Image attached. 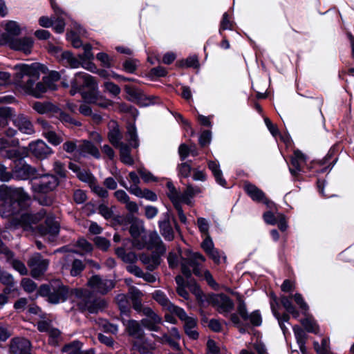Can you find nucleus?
<instances>
[{
	"mask_svg": "<svg viewBox=\"0 0 354 354\" xmlns=\"http://www.w3.org/2000/svg\"><path fill=\"white\" fill-rule=\"evenodd\" d=\"M85 265L83 262L80 259H75L72 263V268L71 269L70 273L73 277H77L81 274V272L84 270Z\"/></svg>",
	"mask_w": 354,
	"mask_h": 354,
	"instance_id": "obj_52",
	"label": "nucleus"
},
{
	"mask_svg": "<svg viewBox=\"0 0 354 354\" xmlns=\"http://www.w3.org/2000/svg\"><path fill=\"white\" fill-rule=\"evenodd\" d=\"M22 155L19 157H15V166L12 169V178L18 180H26L34 177L37 170L30 165L27 164L23 157L27 156L28 151L24 148L21 149Z\"/></svg>",
	"mask_w": 354,
	"mask_h": 354,
	"instance_id": "obj_7",
	"label": "nucleus"
},
{
	"mask_svg": "<svg viewBox=\"0 0 354 354\" xmlns=\"http://www.w3.org/2000/svg\"><path fill=\"white\" fill-rule=\"evenodd\" d=\"M91 189V191L96 194L98 196H100L102 198H106L109 196V192L108 191L104 189V187L100 186L97 185V181L94 182V184L90 185L89 187Z\"/></svg>",
	"mask_w": 354,
	"mask_h": 354,
	"instance_id": "obj_56",
	"label": "nucleus"
},
{
	"mask_svg": "<svg viewBox=\"0 0 354 354\" xmlns=\"http://www.w3.org/2000/svg\"><path fill=\"white\" fill-rule=\"evenodd\" d=\"M129 292L131 294L133 308L138 313L141 312L143 308L142 300L140 298L142 295V292L135 286H131L129 288Z\"/></svg>",
	"mask_w": 354,
	"mask_h": 354,
	"instance_id": "obj_35",
	"label": "nucleus"
},
{
	"mask_svg": "<svg viewBox=\"0 0 354 354\" xmlns=\"http://www.w3.org/2000/svg\"><path fill=\"white\" fill-rule=\"evenodd\" d=\"M12 115V109L8 107L0 108V127L5 128Z\"/></svg>",
	"mask_w": 354,
	"mask_h": 354,
	"instance_id": "obj_47",
	"label": "nucleus"
},
{
	"mask_svg": "<svg viewBox=\"0 0 354 354\" xmlns=\"http://www.w3.org/2000/svg\"><path fill=\"white\" fill-rule=\"evenodd\" d=\"M164 218L158 221L160 233L167 241H171L174 239V232L171 223V215L165 212Z\"/></svg>",
	"mask_w": 354,
	"mask_h": 354,
	"instance_id": "obj_20",
	"label": "nucleus"
},
{
	"mask_svg": "<svg viewBox=\"0 0 354 354\" xmlns=\"http://www.w3.org/2000/svg\"><path fill=\"white\" fill-rule=\"evenodd\" d=\"M160 102V97L155 95H149L147 96L144 94L142 101L140 104V107L148 106L150 105H154L156 104H158Z\"/></svg>",
	"mask_w": 354,
	"mask_h": 354,
	"instance_id": "obj_61",
	"label": "nucleus"
},
{
	"mask_svg": "<svg viewBox=\"0 0 354 354\" xmlns=\"http://www.w3.org/2000/svg\"><path fill=\"white\" fill-rule=\"evenodd\" d=\"M71 95H74L77 93L86 91L97 85V82L94 77L85 73L79 72L75 75L71 80Z\"/></svg>",
	"mask_w": 354,
	"mask_h": 354,
	"instance_id": "obj_9",
	"label": "nucleus"
},
{
	"mask_svg": "<svg viewBox=\"0 0 354 354\" xmlns=\"http://www.w3.org/2000/svg\"><path fill=\"white\" fill-rule=\"evenodd\" d=\"M77 306L82 313L87 311L91 314H97L107 307V303L104 299L97 297L93 294L91 298L80 300Z\"/></svg>",
	"mask_w": 354,
	"mask_h": 354,
	"instance_id": "obj_11",
	"label": "nucleus"
},
{
	"mask_svg": "<svg viewBox=\"0 0 354 354\" xmlns=\"http://www.w3.org/2000/svg\"><path fill=\"white\" fill-rule=\"evenodd\" d=\"M10 142L4 138H0V156L5 158L13 159L22 155L21 149H9Z\"/></svg>",
	"mask_w": 354,
	"mask_h": 354,
	"instance_id": "obj_26",
	"label": "nucleus"
},
{
	"mask_svg": "<svg viewBox=\"0 0 354 354\" xmlns=\"http://www.w3.org/2000/svg\"><path fill=\"white\" fill-rule=\"evenodd\" d=\"M69 21L71 22L70 26L72 27L70 31L68 30V41H71L72 46L75 48H78L82 46L84 48L85 44H83L82 40L80 38V35L84 32V28L80 24L71 20L68 15V24Z\"/></svg>",
	"mask_w": 354,
	"mask_h": 354,
	"instance_id": "obj_16",
	"label": "nucleus"
},
{
	"mask_svg": "<svg viewBox=\"0 0 354 354\" xmlns=\"http://www.w3.org/2000/svg\"><path fill=\"white\" fill-rule=\"evenodd\" d=\"M39 294L43 296H48L50 303L57 304L65 301V287L59 280L51 282L50 286L42 285L39 290Z\"/></svg>",
	"mask_w": 354,
	"mask_h": 354,
	"instance_id": "obj_8",
	"label": "nucleus"
},
{
	"mask_svg": "<svg viewBox=\"0 0 354 354\" xmlns=\"http://www.w3.org/2000/svg\"><path fill=\"white\" fill-rule=\"evenodd\" d=\"M86 104H97L99 98L98 85L79 93Z\"/></svg>",
	"mask_w": 354,
	"mask_h": 354,
	"instance_id": "obj_32",
	"label": "nucleus"
},
{
	"mask_svg": "<svg viewBox=\"0 0 354 354\" xmlns=\"http://www.w3.org/2000/svg\"><path fill=\"white\" fill-rule=\"evenodd\" d=\"M12 122L14 125L22 133L32 135L35 132L32 122L27 116L23 114L16 115L12 119Z\"/></svg>",
	"mask_w": 354,
	"mask_h": 354,
	"instance_id": "obj_23",
	"label": "nucleus"
},
{
	"mask_svg": "<svg viewBox=\"0 0 354 354\" xmlns=\"http://www.w3.org/2000/svg\"><path fill=\"white\" fill-rule=\"evenodd\" d=\"M77 177L82 182L87 183L89 187L90 185L94 184V182H97V178L89 170L82 169L77 174Z\"/></svg>",
	"mask_w": 354,
	"mask_h": 354,
	"instance_id": "obj_43",
	"label": "nucleus"
},
{
	"mask_svg": "<svg viewBox=\"0 0 354 354\" xmlns=\"http://www.w3.org/2000/svg\"><path fill=\"white\" fill-rule=\"evenodd\" d=\"M339 151V145L338 144L333 145L322 159L312 160L307 166V169L315 174H324L330 171L338 160Z\"/></svg>",
	"mask_w": 354,
	"mask_h": 354,
	"instance_id": "obj_5",
	"label": "nucleus"
},
{
	"mask_svg": "<svg viewBox=\"0 0 354 354\" xmlns=\"http://www.w3.org/2000/svg\"><path fill=\"white\" fill-rule=\"evenodd\" d=\"M50 53L53 55L59 62H64L66 59L65 52L58 46H51L49 48Z\"/></svg>",
	"mask_w": 354,
	"mask_h": 354,
	"instance_id": "obj_58",
	"label": "nucleus"
},
{
	"mask_svg": "<svg viewBox=\"0 0 354 354\" xmlns=\"http://www.w3.org/2000/svg\"><path fill=\"white\" fill-rule=\"evenodd\" d=\"M167 310L170 313L175 314L181 321H185L189 317L183 308L176 306L174 304H171L170 307L167 308Z\"/></svg>",
	"mask_w": 354,
	"mask_h": 354,
	"instance_id": "obj_50",
	"label": "nucleus"
},
{
	"mask_svg": "<svg viewBox=\"0 0 354 354\" xmlns=\"http://www.w3.org/2000/svg\"><path fill=\"white\" fill-rule=\"evenodd\" d=\"M141 326L145 328L149 331L158 332L160 330V327L158 324L162 323V319H158L157 322H154L151 319L149 318H143L140 321Z\"/></svg>",
	"mask_w": 354,
	"mask_h": 354,
	"instance_id": "obj_39",
	"label": "nucleus"
},
{
	"mask_svg": "<svg viewBox=\"0 0 354 354\" xmlns=\"http://www.w3.org/2000/svg\"><path fill=\"white\" fill-rule=\"evenodd\" d=\"M271 310L273 316L277 319L278 322H282V323H285L289 322L290 319L289 313H284L283 315H281L272 303H271Z\"/></svg>",
	"mask_w": 354,
	"mask_h": 354,
	"instance_id": "obj_54",
	"label": "nucleus"
},
{
	"mask_svg": "<svg viewBox=\"0 0 354 354\" xmlns=\"http://www.w3.org/2000/svg\"><path fill=\"white\" fill-rule=\"evenodd\" d=\"M124 91L127 94L126 99L128 101L132 102L140 106L145 94L141 89L134 85L126 84L124 86Z\"/></svg>",
	"mask_w": 354,
	"mask_h": 354,
	"instance_id": "obj_25",
	"label": "nucleus"
},
{
	"mask_svg": "<svg viewBox=\"0 0 354 354\" xmlns=\"http://www.w3.org/2000/svg\"><path fill=\"white\" fill-rule=\"evenodd\" d=\"M252 325L256 327L260 326L262 324V317L259 310H254L249 315V319Z\"/></svg>",
	"mask_w": 354,
	"mask_h": 354,
	"instance_id": "obj_62",
	"label": "nucleus"
},
{
	"mask_svg": "<svg viewBox=\"0 0 354 354\" xmlns=\"http://www.w3.org/2000/svg\"><path fill=\"white\" fill-rule=\"evenodd\" d=\"M92 48V46L90 44H85L84 46V52L78 54L77 57H74L73 54L68 50V66L72 68H76L81 66L91 72H94L96 69V66L92 62L94 59Z\"/></svg>",
	"mask_w": 354,
	"mask_h": 354,
	"instance_id": "obj_6",
	"label": "nucleus"
},
{
	"mask_svg": "<svg viewBox=\"0 0 354 354\" xmlns=\"http://www.w3.org/2000/svg\"><path fill=\"white\" fill-rule=\"evenodd\" d=\"M207 354H221L220 347L214 339H209L207 342Z\"/></svg>",
	"mask_w": 354,
	"mask_h": 354,
	"instance_id": "obj_64",
	"label": "nucleus"
},
{
	"mask_svg": "<svg viewBox=\"0 0 354 354\" xmlns=\"http://www.w3.org/2000/svg\"><path fill=\"white\" fill-rule=\"evenodd\" d=\"M28 263L31 269V274L35 278L42 275L48 266V261L44 259L39 253L34 254Z\"/></svg>",
	"mask_w": 354,
	"mask_h": 354,
	"instance_id": "obj_15",
	"label": "nucleus"
},
{
	"mask_svg": "<svg viewBox=\"0 0 354 354\" xmlns=\"http://www.w3.org/2000/svg\"><path fill=\"white\" fill-rule=\"evenodd\" d=\"M55 3H57L55 1ZM57 4V3H56ZM58 8V12H56L55 10V21L53 23V21L48 17L43 16L39 19V24L41 26L44 28H49L54 25V28L57 32H62L64 30L65 27V21H64V12L59 8L58 5H57ZM53 10H54L53 8Z\"/></svg>",
	"mask_w": 354,
	"mask_h": 354,
	"instance_id": "obj_12",
	"label": "nucleus"
},
{
	"mask_svg": "<svg viewBox=\"0 0 354 354\" xmlns=\"http://www.w3.org/2000/svg\"><path fill=\"white\" fill-rule=\"evenodd\" d=\"M93 242L96 248L104 252L107 251L111 245L110 241L103 236H95Z\"/></svg>",
	"mask_w": 354,
	"mask_h": 354,
	"instance_id": "obj_49",
	"label": "nucleus"
},
{
	"mask_svg": "<svg viewBox=\"0 0 354 354\" xmlns=\"http://www.w3.org/2000/svg\"><path fill=\"white\" fill-rule=\"evenodd\" d=\"M290 298L293 299L295 302L298 305L299 308L301 310V313L304 316H306L307 313L309 310V306L305 301L302 295L297 292L295 295H291Z\"/></svg>",
	"mask_w": 354,
	"mask_h": 354,
	"instance_id": "obj_41",
	"label": "nucleus"
},
{
	"mask_svg": "<svg viewBox=\"0 0 354 354\" xmlns=\"http://www.w3.org/2000/svg\"><path fill=\"white\" fill-rule=\"evenodd\" d=\"M80 155L88 153L96 159H100L101 155L98 148L90 140H84L78 147Z\"/></svg>",
	"mask_w": 354,
	"mask_h": 354,
	"instance_id": "obj_28",
	"label": "nucleus"
},
{
	"mask_svg": "<svg viewBox=\"0 0 354 354\" xmlns=\"http://www.w3.org/2000/svg\"><path fill=\"white\" fill-rule=\"evenodd\" d=\"M130 225H131L129 230V233L134 241H138V239L141 234V231L143 230V228H140L138 221H133Z\"/></svg>",
	"mask_w": 354,
	"mask_h": 354,
	"instance_id": "obj_53",
	"label": "nucleus"
},
{
	"mask_svg": "<svg viewBox=\"0 0 354 354\" xmlns=\"http://www.w3.org/2000/svg\"><path fill=\"white\" fill-rule=\"evenodd\" d=\"M5 32L2 33V37H4L6 41V45L8 44L10 40H13L21 33V28L18 22L15 21H7L2 24Z\"/></svg>",
	"mask_w": 354,
	"mask_h": 354,
	"instance_id": "obj_19",
	"label": "nucleus"
},
{
	"mask_svg": "<svg viewBox=\"0 0 354 354\" xmlns=\"http://www.w3.org/2000/svg\"><path fill=\"white\" fill-rule=\"evenodd\" d=\"M30 151L37 158H46L51 153V149L42 140H38L29 144Z\"/></svg>",
	"mask_w": 354,
	"mask_h": 354,
	"instance_id": "obj_22",
	"label": "nucleus"
},
{
	"mask_svg": "<svg viewBox=\"0 0 354 354\" xmlns=\"http://www.w3.org/2000/svg\"><path fill=\"white\" fill-rule=\"evenodd\" d=\"M58 180L53 175H44L31 181L33 197L39 204L45 206L52 203V199L46 194L58 185Z\"/></svg>",
	"mask_w": 354,
	"mask_h": 354,
	"instance_id": "obj_4",
	"label": "nucleus"
},
{
	"mask_svg": "<svg viewBox=\"0 0 354 354\" xmlns=\"http://www.w3.org/2000/svg\"><path fill=\"white\" fill-rule=\"evenodd\" d=\"M96 58L97 60L101 62L102 66L104 68H111L112 66V61L113 59L110 57V56L104 52L98 53L96 55Z\"/></svg>",
	"mask_w": 354,
	"mask_h": 354,
	"instance_id": "obj_55",
	"label": "nucleus"
},
{
	"mask_svg": "<svg viewBox=\"0 0 354 354\" xmlns=\"http://www.w3.org/2000/svg\"><path fill=\"white\" fill-rule=\"evenodd\" d=\"M212 140V131L210 130H204L198 137V144L201 148L207 147Z\"/></svg>",
	"mask_w": 354,
	"mask_h": 354,
	"instance_id": "obj_48",
	"label": "nucleus"
},
{
	"mask_svg": "<svg viewBox=\"0 0 354 354\" xmlns=\"http://www.w3.org/2000/svg\"><path fill=\"white\" fill-rule=\"evenodd\" d=\"M168 74V71L166 68L162 66H158L151 68L148 73V77L153 80L159 77H165Z\"/></svg>",
	"mask_w": 354,
	"mask_h": 354,
	"instance_id": "obj_42",
	"label": "nucleus"
},
{
	"mask_svg": "<svg viewBox=\"0 0 354 354\" xmlns=\"http://www.w3.org/2000/svg\"><path fill=\"white\" fill-rule=\"evenodd\" d=\"M46 215L44 209L36 214H24L18 218L14 217L10 222V227L14 228L22 227L25 230L33 229V225L39 222Z\"/></svg>",
	"mask_w": 354,
	"mask_h": 354,
	"instance_id": "obj_10",
	"label": "nucleus"
},
{
	"mask_svg": "<svg viewBox=\"0 0 354 354\" xmlns=\"http://www.w3.org/2000/svg\"><path fill=\"white\" fill-rule=\"evenodd\" d=\"M104 87L106 91H107L114 96L118 95L121 92L120 86L111 81L105 82L104 83Z\"/></svg>",
	"mask_w": 354,
	"mask_h": 354,
	"instance_id": "obj_59",
	"label": "nucleus"
},
{
	"mask_svg": "<svg viewBox=\"0 0 354 354\" xmlns=\"http://www.w3.org/2000/svg\"><path fill=\"white\" fill-rule=\"evenodd\" d=\"M153 299L158 302L163 308L167 310V308L170 307L171 304H174L169 301L167 295L160 290H155L152 296Z\"/></svg>",
	"mask_w": 354,
	"mask_h": 354,
	"instance_id": "obj_38",
	"label": "nucleus"
},
{
	"mask_svg": "<svg viewBox=\"0 0 354 354\" xmlns=\"http://www.w3.org/2000/svg\"><path fill=\"white\" fill-rule=\"evenodd\" d=\"M236 299L238 301L237 315L238 316L239 315L244 321H247L249 319V314L243 297L238 292H236Z\"/></svg>",
	"mask_w": 354,
	"mask_h": 354,
	"instance_id": "obj_37",
	"label": "nucleus"
},
{
	"mask_svg": "<svg viewBox=\"0 0 354 354\" xmlns=\"http://www.w3.org/2000/svg\"><path fill=\"white\" fill-rule=\"evenodd\" d=\"M209 169L212 171L216 182L223 187H227V181L223 176V172L220 168L218 162L214 160H209L207 162Z\"/></svg>",
	"mask_w": 354,
	"mask_h": 354,
	"instance_id": "obj_27",
	"label": "nucleus"
},
{
	"mask_svg": "<svg viewBox=\"0 0 354 354\" xmlns=\"http://www.w3.org/2000/svg\"><path fill=\"white\" fill-rule=\"evenodd\" d=\"M230 319L233 323L234 326L238 328L240 333L245 334L247 332L245 328L244 327L243 323L240 320V318L236 313H232L230 315Z\"/></svg>",
	"mask_w": 354,
	"mask_h": 354,
	"instance_id": "obj_60",
	"label": "nucleus"
},
{
	"mask_svg": "<svg viewBox=\"0 0 354 354\" xmlns=\"http://www.w3.org/2000/svg\"><path fill=\"white\" fill-rule=\"evenodd\" d=\"M113 220L120 225H128L133 221H138V218L131 214H127L126 215H116L113 218Z\"/></svg>",
	"mask_w": 354,
	"mask_h": 354,
	"instance_id": "obj_40",
	"label": "nucleus"
},
{
	"mask_svg": "<svg viewBox=\"0 0 354 354\" xmlns=\"http://www.w3.org/2000/svg\"><path fill=\"white\" fill-rule=\"evenodd\" d=\"M80 155L88 153L96 159H100L101 155L98 148L90 140H84L78 147Z\"/></svg>",
	"mask_w": 354,
	"mask_h": 354,
	"instance_id": "obj_29",
	"label": "nucleus"
},
{
	"mask_svg": "<svg viewBox=\"0 0 354 354\" xmlns=\"http://www.w3.org/2000/svg\"><path fill=\"white\" fill-rule=\"evenodd\" d=\"M138 174H140V177L143 180V181L146 183H150V182H158V178L154 176L152 173H151L149 171L146 170L145 169H139L138 170Z\"/></svg>",
	"mask_w": 354,
	"mask_h": 354,
	"instance_id": "obj_57",
	"label": "nucleus"
},
{
	"mask_svg": "<svg viewBox=\"0 0 354 354\" xmlns=\"http://www.w3.org/2000/svg\"><path fill=\"white\" fill-rule=\"evenodd\" d=\"M34 41L32 37H17L13 40H10V42L6 46H9L11 49L18 51H21L25 54H30Z\"/></svg>",
	"mask_w": 354,
	"mask_h": 354,
	"instance_id": "obj_17",
	"label": "nucleus"
},
{
	"mask_svg": "<svg viewBox=\"0 0 354 354\" xmlns=\"http://www.w3.org/2000/svg\"><path fill=\"white\" fill-rule=\"evenodd\" d=\"M31 344L26 338L17 337L12 339L10 351L13 354H30Z\"/></svg>",
	"mask_w": 354,
	"mask_h": 354,
	"instance_id": "obj_21",
	"label": "nucleus"
},
{
	"mask_svg": "<svg viewBox=\"0 0 354 354\" xmlns=\"http://www.w3.org/2000/svg\"><path fill=\"white\" fill-rule=\"evenodd\" d=\"M176 66L179 68H198L200 66L198 57L194 55L186 59H178L176 62Z\"/></svg>",
	"mask_w": 354,
	"mask_h": 354,
	"instance_id": "obj_33",
	"label": "nucleus"
},
{
	"mask_svg": "<svg viewBox=\"0 0 354 354\" xmlns=\"http://www.w3.org/2000/svg\"><path fill=\"white\" fill-rule=\"evenodd\" d=\"M109 132H108V139L111 144L118 148L119 145H120L122 142L121 140L122 139V133L120 131L119 124L117 121H110L108 124Z\"/></svg>",
	"mask_w": 354,
	"mask_h": 354,
	"instance_id": "obj_24",
	"label": "nucleus"
},
{
	"mask_svg": "<svg viewBox=\"0 0 354 354\" xmlns=\"http://www.w3.org/2000/svg\"><path fill=\"white\" fill-rule=\"evenodd\" d=\"M192 160H189L185 162H182L178 165V175L183 178H188L192 171Z\"/></svg>",
	"mask_w": 354,
	"mask_h": 354,
	"instance_id": "obj_45",
	"label": "nucleus"
},
{
	"mask_svg": "<svg viewBox=\"0 0 354 354\" xmlns=\"http://www.w3.org/2000/svg\"><path fill=\"white\" fill-rule=\"evenodd\" d=\"M127 331L129 336L139 339H142L145 337V333L140 323L135 319L128 321Z\"/></svg>",
	"mask_w": 354,
	"mask_h": 354,
	"instance_id": "obj_30",
	"label": "nucleus"
},
{
	"mask_svg": "<svg viewBox=\"0 0 354 354\" xmlns=\"http://www.w3.org/2000/svg\"><path fill=\"white\" fill-rule=\"evenodd\" d=\"M30 200L29 194L21 187H0V201L3 202L0 213L3 217L19 213L28 205Z\"/></svg>",
	"mask_w": 354,
	"mask_h": 354,
	"instance_id": "obj_2",
	"label": "nucleus"
},
{
	"mask_svg": "<svg viewBox=\"0 0 354 354\" xmlns=\"http://www.w3.org/2000/svg\"><path fill=\"white\" fill-rule=\"evenodd\" d=\"M293 332L295 333V339L297 344L303 345L304 342H306L308 335L306 334L304 330L298 325H295L292 327Z\"/></svg>",
	"mask_w": 354,
	"mask_h": 354,
	"instance_id": "obj_51",
	"label": "nucleus"
},
{
	"mask_svg": "<svg viewBox=\"0 0 354 354\" xmlns=\"http://www.w3.org/2000/svg\"><path fill=\"white\" fill-rule=\"evenodd\" d=\"M225 30H233V23L230 20V16L227 12H224L223 15L219 26V35H223V32Z\"/></svg>",
	"mask_w": 354,
	"mask_h": 354,
	"instance_id": "obj_44",
	"label": "nucleus"
},
{
	"mask_svg": "<svg viewBox=\"0 0 354 354\" xmlns=\"http://www.w3.org/2000/svg\"><path fill=\"white\" fill-rule=\"evenodd\" d=\"M127 133L129 137V141L132 142L131 146L134 149L139 147V139L137 133V128L135 123H128L127 125Z\"/></svg>",
	"mask_w": 354,
	"mask_h": 354,
	"instance_id": "obj_36",
	"label": "nucleus"
},
{
	"mask_svg": "<svg viewBox=\"0 0 354 354\" xmlns=\"http://www.w3.org/2000/svg\"><path fill=\"white\" fill-rule=\"evenodd\" d=\"M138 59L128 58L122 64V70L128 73H135L138 68Z\"/></svg>",
	"mask_w": 354,
	"mask_h": 354,
	"instance_id": "obj_46",
	"label": "nucleus"
},
{
	"mask_svg": "<svg viewBox=\"0 0 354 354\" xmlns=\"http://www.w3.org/2000/svg\"><path fill=\"white\" fill-rule=\"evenodd\" d=\"M0 253L4 254L7 261L15 270L19 272L21 275L27 274L28 270L24 263L15 259L13 253L1 243H0Z\"/></svg>",
	"mask_w": 354,
	"mask_h": 354,
	"instance_id": "obj_18",
	"label": "nucleus"
},
{
	"mask_svg": "<svg viewBox=\"0 0 354 354\" xmlns=\"http://www.w3.org/2000/svg\"><path fill=\"white\" fill-rule=\"evenodd\" d=\"M59 231V224L52 217H47L45 220L44 224L38 227L39 233L41 236H46L50 242L55 241Z\"/></svg>",
	"mask_w": 354,
	"mask_h": 354,
	"instance_id": "obj_14",
	"label": "nucleus"
},
{
	"mask_svg": "<svg viewBox=\"0 0 354 354\" xmlns=\"http://www.w3.org/2000/svg\"><path fill=\"white\" fill-rule=\"evenodd\" d=\"M306 317L300 320V323L305 330L310 333L317 335L319 333V326L315 320L312 315H309L308 312Z\"/></svg>",
	"mask_w": 354,
	"mask_h": 354,
	"instance_id": "obj_31",
	"label": "nucleus"
},
{
	"mask_svg": "<svg viewBox=\"0 0 354 354\" xmlns=\"http://www.w3.org/2000/svg\"><path fill=\"white\" fill-rule=\"evenodd\" d=\"M187 287L191 288L201 306L203 305L204 301H206L213 307H217L219 313H229L234 308L232 299L225 293L215 294L211 292L207 295H204L199 284L193 277L187 280Z\"/></svg>",
	"mask_w": 354,
	"mask_h": 354,
	"instance_id": "obj_3",
	"label": "nucleus"
},
{
	"mask_svg": "<svg viewBox=\"0 0 354 354\" xmlns=\"http://www.w3.org/2000/svg\"><path fill=\"white\" fill-rule=\"evenodd\" d=\"M98 213L106 220L113 218V210L103 203L98 206Z\"/></svg>",
	"mask_w": 354,
	"mask_h": 354,
	"instance_id": "obj_63",
	"label": "nucleus"
},
{
	"mask_svg": "<svg viewBox=\"0 0 354 354\" xmlns=\"http://www.w3.org/2000/svg\"><path fill=\"white\" fill-rule=\"evenodd\" d=\"M118 147H120V161L125 165H133L134 160L131 154L130 147L127 144L122 143Z\"/></svg>",
	"mask_w": 354,
	"mask_h": 354,
	"instance_id": "obj_34",
	"label": "nucleus"
},
{
	"mask_svg": "<svg viewBox=\"0 0 354 354\" xmlns=\"http://www.w3.org/2000/svg\"><path fill=\"white\" fill-rule=\"evenodd\" d=\"M15 83L26 93L39 98L48 89L55 90V85L50 82H36L39 79L40 72L46 73L47 68L39 63L31 64H19L14 66Z\"/></svg>",
	"mask_w": 354,
	"mask_h": 354,
	"instance_id": "obj_1",
	"label": "nucleus"
},
{
	"mask_svg": "<svg viewBox=\"0 0 354 354\" xmlns=\"http://www.w3.org/2000/svg\"><path fill=\"white\" fill-rule=\"evenodd\" d=\"M243 189L246 194L254 202L261 203L266 205L268 207L272 202L266 197V194L255 185L245 182L243 186Z\"/></svg>",
	"mask_w": 354,
	"mask_h": 354,
	"instance_id": "obj_13",
	"label": "nucleus"
}]
</instances>
